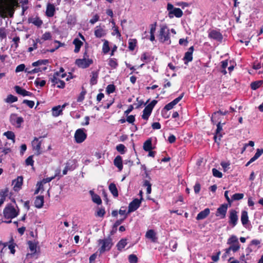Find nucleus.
<instances>
[{
	"mask_svg": "<svg viewBox=\"0 0 263 263\" xmlns=\"http://www.w3.org/2000/svg\"><path fill=\"white\" fill-rule=\"evenodd\" d=\"M109 190L114 196L117 197L118 196V192L115 184L113 183H110L109 186Z\"/></svg>",
	"mask_w": 263,
	"mask_h": 263,
	"instance_id": "nucleus-35",
	"label": "nucleus"
},
{
	"mask_svg": "<svg viewBox=\"0 0 263 263\" xmlns=\"http://www.w3.org/2000/svg\"><path fill=\"white\" fill-rule=\"evenodd\" d=\"M73 44L74 45L75 48L74 52L75 53H78L80 51L81 46L83 45V42L80 41L79 39L76 38L73 41Z\"/></svg>",
	"mask_w": 263,
	"mask_h": 263,
	"instance_id": "nucleus-29",
	"label": "nucleus"
},
{
	"mask_svg": "<svg viewBox=\"0 0 263 263\" xmlns=\"http://www.w3.org/2000/svg\"><path fill=\"white\" fill-rule=\"evenodd\" d=\"M88 55L86 52L84 54L83 59H79L76 60V64L79 67L82 68H86L88 67L93 63L92 59L87 58Z\"/></svg>",
	"mask_w": 263,
	"mask_h": 263,
	"instance_id": "nucleus-5",
	"label": "nucleus"
},
{
	"mask_svg": "<svg viewBox=\"0 0 263 263\" xmlns=\"http://www.w3.org/2000/svg\"><path fill=\"white\" fill-rule=\"evenodd\" d=\"M152 140L149 139L147 140L143 144V149L145 151H150L152 149Z\"/></svg>",
	"mask_w": 263,
	"mask_h": 263,
	"instance_id": "nucleus-34",
	"label": "nucleus"
},
{
	"mask_svg": "<svg viewBox=\"0 0 263 263\" xmlns=\"http://www.w3.org/2000/svg\"><path fill=\"white\" fill-rule=\"evenodd\" d=\"M84 128H80L76 130L74 138L77 143H81L86 139L87 135L84 132Z\"/></svg>",
	"mask_w": 263,
	"mask_h": 263,
	"instance_id": "nucleus-7",
	"label": "nucleus"
},
{
	"mask_svg": "<svg viewBox=\"0 0 263 263\" xmlns=\"http://www.w3.org/2000/svg\"><path fill=\"white\" fill-rule=\"evenodd\" d=\"M145 237L147 239H150L153 242H156L157 241L158 238L156 233L153 230H148L145 234Z\"/></svg>",
	"mask_w": 263,
	"mask_h": 263,
	"instance_id": "nucleus-18",
	"label": "nucleus"
},
{
	"mask_svg": "<svg viewBox=\"0 0 263 263\" xmlns=\"http://www.w3.org/2000/svg\"><path fill=\"white\" fill-rule=\"evenodd\" d=\"M241 221L243 226L247 224L249 221L248 212L246 211H243L241 212Z\"/></svg>",
	"mask_w": 263,
	"mask_h": 263,
	"instance_id": "nucleus-32",
	"label": "nucleus"
},
{
	"mask_svg": "<svg viewBox=\"0 0 263 263\" xmlns=\"http://www.w3.org/2000/svg\"><path fill=\"white\" fill-rule=\"evenodd\" d=\"M25 70L26 72L29 74H34L42 71L41 68H34L33 69H32L31 70H28V69H26Z\"/></svg>",
	"mask_w": 263,
	"mask_h": 263,
	"instance_id": "nucleus-60",
	"label": "nucleus"
},
{
	"mask_svg": "<svg viewBox=\"0 0 263 263\" xmlns=\"http://www.w3.org/2000/svg\"><path fill=\"white\" fill-rule=\"evenodd\" d=\"M128 260L130 263H137L138 258L134 254H130L128 256Z\"/></svg>",
	"mask_w": 263,
	"mask_h": 263,
	"instance_id": "nucleus-51",
	"label": "nucleus"
},
{
	"mask_svg": "<svg viewBox=\"0 0 263 263\" xmlns=\"http://www.w3.org/2000/svg\"><path fill=\"white\" fill-rule=\"evenodd\" d=\"M263 154L262 148H258L254 156L258 159Z\"/></svg>",
	"mask_w": 263,
	"mask_h": 263,
	"instance_id": "nucleus-64",
	"label": "nucleus"
},
{
	"mask_svg": "<svg viewBox=\"0 0 263 263\" xmlns=\"http://www.w3.org/2000/svg\"><path fill=\"white\" fill-rule=\"evenodd\" d=\"M116 149L118 152L120 153L121 154H123L125 152L126 147L123 144H118V145H117Z\"/></svg>",
	"mask_w": 263,
	"mask_h": 263,
	"instance_id": "nucleus-45",
	"label": "nucleus"
},
{
	"mask_svg": "<svg viewBox=\"0 0 263 263\" xmlns=\"http://www.w3.org/2000/svg\"><path fill=\"white\" fill-rule=\"evenodd\" d=\"M10 121L11 123L17 127L21 126V124L24 122L23 118L21 117H18L15 114H12L10 116Z\"/></svg>",
	"mask_w": 263,
	"mask_h": 263,
	"instance_id": "nucleus-9",
	"label": "nucleus"
},
{
	"mask_svg": "<svg viewBox=\"0 0 263 263\" xmlns=\"http://www.w3.org/2000/svg\"><path fill=\"white\" fill-rule=\"evenodd\" d=\"M34 163V161L33 160V156H30L28 157L26 160V164L27 165H31L32 166Z\"/></svg>",
	"mask_w": 263,
	"mask_h": 263,
	"instance_id": "nucleus-59",
	"label": "nucleus"
},
{
	"mask_svg": "<svg viewBox=\"0 0 263 263\" xmlns=\"http://www.w3.org/2000/svg\"><path fill=\"white\" fill-rule=\"evenodd\" d=\"M222 130V126L221 125V123L219 122L217 125V129L216 130L215 135L214 136V139L216 142H218L217 140H220L221 137H222V135L221 132Z\"/></svg>",
	"mask_w": 263,
	"mask_h": 263,
	"instance_id": "nucleus-25",
	"label": "nucleus"
},
{
	"mask_svg": "<svg viewBox=\"0 0 263 263\" xmlns=\"http://www.w3.org/2000/svg\"><path fill=\"white\" fill-rule=\"evenodd\" d=\"M183 96V93H182L179 97L174 99L173 101L171 102L170 103L166 104L163 109L165 111H168L172 109L174 106L176 105L182 98Z\"/></svg>",
	"mask_w": 263,
	"mask_h": 263,
	"instance_id": "nucleus-13",
	"label": "nucleus"
},
{
	"mask_svg": "<svg viewBox=\"0 0 263 263\" xmlns=\"http://www.w3.org/2000/svg\"><path fill=\"white\" fill-rule=\"evenodd\" d=\"M28 245H29V248L30 251L32 253H35L36 249V245L31 241H29Z\"/></svg>",
	"mask_w": 263,
	"mask_h": 263,
	"instance_id": "nucleus-49",
	"label": "nucleus"
},
{
	"mask_svg": "<svg viewBox=\"0 0 263 263\" xmlns=\"http://www.w3.org/2000/svg\"><path fill=\"white\" fill-rule=\"evenodd\" d=\"M44 202V200L43 196H37L34 201V205L36 208L40 209L43 206Z\"/></svg>",
	"mask_w": 263,
	"mask_h": 263,
	"instance_id": "nucleus-28",
	"label": "nucleus"
},
{
	"mask_svg": "<svg viewBox=\"0 0 263 263\" xmlns=\"http://www.w3.org/2000/svg\"><path fill=\"white\" fill-rule=\"evenodd\" d=\"M99 77V71H93L91 72L90 75V84L91 85H96L98 82V78Z\"/></svg>",
	"mask_w": 263,
	"mask_h": 263,
	"instance_id": "nucleus-26",
	"label": "nucleus"
},
{
	"mask_svg": "<svg viewBox=\"0 0 263 263\" xmlns=\"http://www.w3.org/2000/svg\"><path fill=\"white\" fill-rule=\"evenodd\" d=\"M228 209V205L226 204H222L219 208H218L216 214V216H221V218H223L226 216Z\"/></svg>",
	"mask_w": 263,
	"mask_h": 263,
	"instance_id": "nucleus-14",
	"label": "nucleus"
},
{
	"mask_svg": "<svg viewBox=\"0 0 263 263\" xmlns=\"http://www.w3.org/2000/svg\"><path fill=\"white\" fill-rule=\"evenodd\" d=\"M9 194V190L8 188H5L0 191V197L2 198H4L6 199V197L8 196Z\"/></svg>",
	"mask_w": 263,
	"mask_h": 263,
	"instance_id": "nucleus-42",
	"label": "nucleus"
},
{
	"mask_svg": "<svg viewBox=\"0 0 263 263\" xmlns=\"http://www.w3.org/2000/svg\"><path fill=\"white\" fill-rule=\"evenodd\" d=\"M263 81H258L252 82L251 84V87L253 90H256L261 86Z\"/></svg>",
	"mask_w": 263,
	"mask_h": 263,
	"instance_id": "nucleus-38",
	"label": "nucleus"
},
{
	"mask_svg": "<svg viewBox=\"0 0 263 263\" xmlns=\"http://www.w3.org/2000/svg\"><path fill=\"white\" fill-rule=\"evenodd\" d=\"M15 90L16 92L23 96H31L32 95V93L24 89H23L19 86H15L14 87Z\"/></svg>",
	"mask_w": 263,
	"mask_h": 263,
	"instance_id": "nucleus-23",
	"label": "nucleus"
},
{
	"mask_svg": "<svg viewBox=\"0 0 263 263\" xmlns=\"http://www.w3.org/2000/svg\"><path fill=\"white\" fill-rule=\"evenodd\" d=\"M3 135L6 136L8 139L11 140L13 143L15 142V134L12 131H7L3 134Z\"/></svg>",
	"mask_w": 263,
	"mask_h": 263,
	"instance_id": "nucleus-33",
	"label": "nucleus"
},
{
	"mask_svg": "<svg viewBox=\"0 0 263 263\" xmlns=\"http://www.w3.org/2000/svg\"><path fill=\"white\" fill-rule=\"evenodd\" d=\"M25 65L24 64H20L18 65L16 69H15V72H18L21 71H23L25 70Z\"/></svg>",
	"mask_w": 263,
	"mask_h": 263,
	"instance_id": "nucleus-62",
	"label": "nucleus"
},
{
	"mask_svg": "<svg viewBox=\"0 0 263 263\" xmlns=\"http://www.w3.org/2000/svg\"><path fill=\"white\" fill-rule=\"evenodd\" d=\"M32 146L33 150L35 152V154L39 155L41 154V144L42 141H40L37 138H34L33 140L32 141Z\"/></svg>",
	"mask_w": 263,
	"mask_h": 263,
	"instance_id": "nucleus-8",
	"label": "nucleus"
},
{
	"mask_svg": "<svg viewBox=\"0 0 263 263\" xmlns=\"http://www.w3.org/2000/svg\"><path fill=\"white\" fill-rule=\"evenodd\" d=\"M194 51V47L191 46L188 51L185 53L183 60L185 61L184 63L187 64L189 62H191L193 60V52Z\"/></svg>",
	"mask_w": 263,
	"mask_h": 263,
	"instance_id": "nucleus-16",
	"label": "nucleus"
},
{
	"mask_svg": "<svg viewBox=\"0 0 263 263\" xmlns=\"http://www.w3.org/2000/svg\"><path fill=\"white\" fill-rule=\"evenodd\" d=\"M23 178L21 176L18 177L16 179L13 180L12 184L15 191H18L21 189L23 184Z\"/></svg>",
	"mask_w": 263,
	"mask_h": 263,
	"instance_id": "nucleus-15",
	"label": "nucleus"
},
{
	"mask_svg": "<svg viewBox=\"0 0 263 263\" xmlns=\"http://www.w3.org/2000/svg\"><path fill=\"white\" fill-rule=\"evenodd\" d=\"M114 165L121 172L123 169L122 158L120 156H117L114 160Z\"/></svg>",
	"mask_w": 263,
	"mask_h": 263,
	"instance_id": "nucleus-22",
	"label": "nucleus"
},
{
	"mask_svg": "<svg viewBox=\"0 0 263 263\" xmlns=\"http://www.w3.org/2000/svg\"><path fill=\"white\" fill-rule=\"evenodd\" d=\"M244 195L242 193H236L232 197L233 200H238L243 198Z\"/></svg>",
	"mask_w": 263,
	"mask_h": 263,
	"instance_id": "nucleus-52",
	"label": "nucleus"
},
{
	"mask_svg": "<svg viewBox=\"0 0 263 263\" xmlns=\"http://www.w3.org/2000/svg\"><path fill=\"white\" fill-rule=\"evenodd\" d=\"M17 100L16 97H15L12 95H9L6 99V102L8 103H12L16 102Z\"/></svg>",
	"mask_w": 263,
	"mask_h": 263,
	"instance_id": "nucleus-41",
	"label": "nucleus"
},
{
	"mask_svg": "<svg viewBox=\"0 0 263 263\" xmlns=\"http://www.w3.org/2000/svg\"><path fill=\"white\" fill-rule=\"evenodd\" d=\"M115 90V86L113 84L108 85L106 89V91L108 94L113 93Z\"/></svg>",
	"mask_w": 263,
	"mask_h": 263,
	"instance_id": "nucleus-48",
	"label": "nucleus"
},
{
	"mask_svg": "<svg viewBox=\"0 0 263 263\" xmlns=\"http://www.w3.org/2000/svg\"><path fill=\"white\" fill-rule=\"evenodd\" d=\"M108 65L112 68H116L118 66V63L117 62L116 59H110L108 61Z\"/></svg>",
	"mask_w": 263,
	"mask_h": 263,
	"instance_id": "nucleus-43",
	"label": "nucleus"
},
{
	"mask_svg": "<svg viewBox=\"0 0 263 263\" xmlns=\"http://www.w3.org/2000/svg\"><path fill=\"white\" fill-rule=\"evenodd\" d=\"M102 50L104 53H106L109 51L108 42L106 40H105L103 43Z\"/></svg>",
	"mask_w": 263,
	"mask_h": 263,
	"instance_id": "nucleus-47",
	"label": "nucleus"
},
{
	"mask_svg": "<svg viewBox=\"0 0 263 263\" xmlns=\"http://www.w3.org/2000/svg\"><path fill=\"white\" fill-rule=\"evenodd\" d=\"M65 104L63 105L62 106L58 105L57 106H54L52 109V114L54 117L59 116L62 112L63 109L65 107Z\"/></svg>",
	"mask_w": 263,
	"mask_h": 263,
	"instance_id": "nucleus-20",
	"label": "nucleus"
},
{
	"mask_svg": "<svg viewBox=\"0 0 263 263\" xmlns=\"http://www.w3.org/2000/svg\"><path fill=\"white\" fill-rule=\"evenodd\" d=\"M52 35L50 32H46L44 33L41 37V40L43 41L50 40H51Z\"/></svg>",
	"mask_w": 263,
	"mask_h": 263,
	"instance_id": "nucleus-46",
	"label": "nucleus"
},
{
	"mask_svg": "<svg viewBox=\"0 0 263 263\" xmlns=\"http://www.w3.org/2000/svg\"><path fill=\"white\" fill-rule=\"evenodd\" d=\"M105 214V211L103 208H98L96 215L98 217H103Z\"/></svg>",
	"mask_w": 263,
	"mask_h": 263,
	"instance_id": "nucleus-50",
	"label": "nucleus"
},
{
	"mask_svg": "<svg viewBox=\"0 0 263 263\" xmlns=\"http://www.w3.org/2000/svg\"><path fill=\"white\" fill-rule=\"evenodd\" d=\"M23 103L27 105L30 108H32L34 105V102L33 101L24 100Z\"/></svg>",
	"mask_w": 263,
	"mask_h": 263,
	"instance_id": "nucleus-61",
	"label": "nucleus"
},
{
	"mask_svg": "<svg viewBox=\"0 0 263 263\" xmlns=\"http://www.w3.org/2000/svg\"><path fill=\"white\" fill-rule=\"evenodd\" d=\"M141 200L138 199H135L128 205V212L131 213L136 211L140 205Z\"/></svg>",
	"mask_w": 263,
	"mask_h": 263,
	"instance_id": "nucleus-12",
	"label": "nucleus"
},
{
	"mask_svg": "<svg viewBox=\"0 0 263 263\" xmlns=\"http://www.w3.org/2000/svg\"><path fill=\"white\" fill-rule=\"evenodd\" d=\"M126 245V239H122L118 242L116 246L118 250L121 251Z\"/></svg>",
	"mask_w": 263,
	"mask_h": 263,
	"instance_id": "nucleus-37",
	"label": "nucleus"
},
{
	"mask_svg": "<svg viewBox=\"0 0 263 263\" xmlns=\"http://www.w3.org/2000/svg\"><path fill=\"white\" fill-rule=\"evenodd\" d=\"M137 42L136 39H130L128 41V48L130 50H134L136 46Z\"/></svg>",
	"mask_w": 263,
	"mask_h": 263,
	"instance_id": "nucleus-36",
	"label": "nucleus"
},
{
	"mask_svg": "<svg viewBox=\"0 0 263 263\" xmlns=\"http://www.w3.org/2000/svg\"><path fill=\"white\" fill-rule=\"evenodd\" d=\"M58 73H54L53 75L50 78L49 80L53 86H55L57 84V87L59 88H63L65 87V83L63 81L58 78Z\"/></svg>",
	"mask_w": 263,
	"mask_h": 263,
	"instance_id": "nucleus-6",
	"label": "nucleus"
},
{
	"mask_svg": "<svg viewBox=\"0 0 263 263\" xmlns=\"http://www.w3.org/2000/svg\"><path fill=\"white\" fill-rule=\"evenodd\" d=\"M229 245L230 246L225 250L226 255L229 254L231 251L234 252H236L240 249V245L239 242Z\"/></svg>",
	"mask_w": 263,
	"mask_h": 263,
	"instance_id": "nucleus-21",
	"label": "nucleus"
},
{
	"mask_svg": "<svg viewBox=\"0 0 263 263\" xmlns=\"http://www.w3.org/2000/svg\"><path fill=\"white\" fill-rule=\"evenodd\" d=\"M17 6V0H0V17H12Z\"/></svg>",
	"mask_w": 263,
	"mask_h": 263,
	"instance_id": "nucleus-1",
	"label": "nucleus"
},
{
	"mask_svg": "<svg viewBox=\"0 0 263 263\" xmlns=\"http://www.w3.org/2000/svg\"><path fill=\"white\" fill-rule=\"evenodd\" d=\"M238 219L237 212L234 210H231L229 215V224L232 225V227H235L237 223Z\"/></svg>",
	"mask_w": 263,
	"mask_h": 263,
	"instance_id": "nucleus-10",
	"label": "nucleus"
},
{
	"mask_svg": "<svg viewBox=\"0 0 263 263\" xmlns=\"http://www.w3.org/2000/svg\"><path fill=\"white\" fill-rule=\"evenodd\" d=\"M7 36L6 30L4 28H0V38L1 39H5Z\"/></svg>",
	"mask_w": 263,
	"mask_h": 263,
	"instance_id": "nucleus-57",
	"label": "nucleus"
},
{
	"mask_svg": "<svg viewBox=\"0 0 263 263\" xmlns=\"http://www.w3.org/2000/svg\"><path fill=\"white\" fill-rule=\"evenodd\" d=\"M159 40L161 42L170 44L171 43L170 36V30L166 26H162L159 31Z\"/></svg>",
	"mask_w": 263,
	"mask_h": 263,
	"instance_id": "nucleus-4",
	"label": "nucleus"
},
{
	"mask_svg": "<svg viewBox=\"0 0 263 263\" xmlns=\"http://www.w3.org/2000/svg\"><path fill=\"white\" fill-rule=\"evenodd\" d=\"M149 57L145 53H143L141 58V60L145 63H148L149 61Z\"/></svg>",
	"mask_w": 263,
	"mask_h": 263,
	"instance_id": "nucleus-58",
	"label": "nucleus"
},
{
	"mask_svg": "<svg viewBox=\"0 0 263 263\" xmlns=\"http://www.w3.org/2000/svg\"><path fill=\"white\" fill-rule=\"evenodd\" d=\"M94 33L96 37L98 38L103 37L106 34L105 30L100 26H97L95 27Z\"/></svg>",
	"mask_w": 263,
	"mask_h": 263,
	"instance_id": "nucleus-17",
	"label": "nucleus"
},
{
	"mask_svg": "<svg viewBox=\"0 0 263 263\" xmlns=\"http://www.w3.org/2000/svg\"><path fill=\"white\" fill-rule=\"evenodd\" d=\"M92 200L93 202L95 203L100 204L102 203V200L100 196L98 195H93V197H92Z\"/></svg>",
	"mask_w": 263,
	"mask_h": 263,
	"instance_id": "nucleus-54",
	"label": "nucleus"
},
{
	"mask_svg": "<svg viewBox=\"0 0 263 263\" xmlns=\"http://www.w3.org/2000/svg\"><path fill=\"white\" fill-rule=\"evenodd\" d=\"M34 84L36 86L40 85L41 87H43L45 86V85L46 84V81L45 80L40 81L39 79H37L34 81Z\"/></svg>",
	"mask_w": 263,
	"mask_h": 263,
	"instance_id": "nucleus-56",
	"label": "nucleus"
},
{
	"mask_svg": "<svg viewBox=\"0 0 263 263\" xmlns=\"http://www.w3.org/2000/svg\"><path fill=\"white\" fill-rule=\"evenodd\" d=\"M20 39L18 36L14 37L12 40L13 42H14V44L12 45L11 47L14 48V49H16L18 47V43L20 42Z\"/></svg>",
	"mask_w": 263,
	"mask_h": 263,
	"instance_id": "nucleus-53",
	"label": "nucleus"
},
{
	"mask_svg": "<svg viewBox=\"0 0 263 263\" xmlns=\"http://www.w3.org/2000/svg\"><path fill=\"white\" fill-rule=\"evenodd\" d=\"M183 15L182 11L178 8H175L174 10H172V11L168 12V16L170 18H173L174 16L177 17H180Z\"/></svg>",
	"mask_w": 263,
	"mask_h": 263,
	"instance_id": "nucleus-19",
	"label": "nucleus"
},
{
	"mask_svg": "<svg viewBox=\"0 0 263 263\" xmlns=\"http://www.w3.org/2000/svg\"><path fill=\"white\" fill-rule=\"evenodd\" d=\"M55 12V7L53 4H49L47 6L46 11V15L48 17H52L54 15Z\"/></svg>",
	"mask_w": 263,
	"mask_h": 263,
	"instance_id": "nucleus-27",
	"label": "nucleus"
},
{
	"mask_svg": "<svg viewBox=\"0 0 263 263\" xmlns=\"http://www.w3.org/2000/svg\"><path fill=\"white\" fill-rule=\"evenodd\" d=\"M150 28V34H154L156 29V24H151Z\"/></svg>",
	"mask_w": 263,
	"mask_h": 263,
	"instance_id": "nucleus-63",
	"label": "nucleus"
},
{
	"mask_svg": "<svg viewBox=\"0 0 263 263\" xmlns=\"http://www.w3.org/2000/svg\"><path fill=\"white\" fill-rule=\"evenodd\" d=\"M98 242L99 245L100 246V248L99 249L100 253L109 251L113 246L112 239L109 237L103 239H99Z\"/></svg>",
	"mask_w": 263,
	"mask_h": 263,
	"instance_id": "nucleus-3",
	"label": "nucleus"
},
{
	"mask_svg": "<svg viewBox=\"0 0 263 263\" xmlns=\"http://www.w3.org/2000/svg\"><path fill=\"white\" fill-rule=\"evenodd\" d=\"M208 36L210 38L217 41H221L223 38L221 33L216 30L209 31Z\"/></svg>",
	"mask_w": 263,
	"mask_h": 263,
	"instance_id": "nucleus-11",
	"label": "nucleus"
},
{
	"mask_svg": "<svg viewBox=\"0 0 263 263\" xmlns=\"http://www.w3.org/2000/svg\"><path fill=\"white\" fill-rule=\"evenodd\" d=\"M28 21L30 23H32L35 26L40 27L43 24L42 21L38 17H31L28 19Z\"/></svg>",
	"mask_w": 263,
	"mask_h": 263,
	"instance_id": "nucleus-30",
	"label": "nucleus"
},
{
	"mask_svg": "<svg viewBox=\"0 0 263 263\" xmlns=\"http://www.w3.org/2000/svg\"><path fill=\"white\" fill-rule=\"evenodd\" d=\"M212 173L214 177L220 178L222 176V173L216 168L212 169Z\"/></svg>",
	"mask_w": 263,
	"mask_h": 263,
	"instance_id": "nucleus-55",
	"label": "nucleus"
},
{
	"mask_svg": "<svg viewBox=\"0 0 263 263\" xmlns=\"http://www.w3.org/2000/svg\"><path fill=\"white\" fill-rule=\"evenodd\" d=\"M238 242V239L235 235L231 236L227 241V244L228 245H233Z\"/></svg>",
	"mask_w": 263,
	"mask_h": 263,
	"instance_id": "nucleus-39",
	"label": "nucleus"
},
{
	"mask_svg": "<svg viewBox=\"0 0 263 263\" xmlns=\"http://www.w3.org/2000/svg\"><path fill=\"white\" fill-rule=\"evenodd\" d=\"M210 213V210L209 208H206L201 211L197 216L196 219L198 220L205 218Z\"/></svg>",
	"mask_w": 263,
	"mask_h": 263,
	"instance_id": "nucleus-24",
	"label": "nucleus"
},
{
	"mask_svg": "<svg viewBox=\"0 0 263 263\" xmlns=\"http://www.w3.org/2000/svg\"><path fill=\"white\" fill-rule=\"evenodd\" d=\"M152 111V109L149 107L146 106L144 110H143V114L142 115V118L144 120H148L149 116L151 115Z\"/></svg>",
	"mask_w": 263,
	"mask_h": 263,
	"instance_id": "nucleus-31",
	"label": "nucleus"
},
{
	"mask_svg": "<svg viewBox=\"0 0 263 263\" xmlns=\"http://www.w3.org/2000/svg\"><path fill=\"white\" fill-rule=\"evenodd\" d=\"M143 185L146 187V192L147 194H149L151 193L152 189H151V184L148 180H144Z\"/></svg>",
	"mask_w": 263,
	"mask_h": 263,
	"instance_id": "nucleus-44",
	"label": "nucleus"
},
{
	"mask_svg": "<svg viewBox=\"0 0 263 263\" xmlns=\"http://www.w3.org/2000/svg\"><path fill=\"white\" fill-rule=\"evenodd\" d=\"M48 63V60H40L32 63V66L33 67L39 66L41 65H46Z\"/></svg>",
	"mask_w": 263,
	"mask_h": 263,
	"instance_id": "nucleus-40",
	"label": "nucleus"
},
{
	"mask_svg": "<svg viewBox=\"0 0 263 263\" xmlns=\"http://www.w3.org/2000/svg\"><path fill=\"white\" fill-rule=\"evenodd\" d=\"M18 212L11 204L8 205L4 210V216L6 219H11L18 215ZM7 223H10L11 220L5 221Z\"/></svg>",
	"mask_w": 263,
	"mask_h": 263,
	"instance_id": "nucleus-2",
	"label": "nucleus"
}]
</instances>
